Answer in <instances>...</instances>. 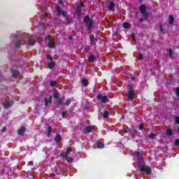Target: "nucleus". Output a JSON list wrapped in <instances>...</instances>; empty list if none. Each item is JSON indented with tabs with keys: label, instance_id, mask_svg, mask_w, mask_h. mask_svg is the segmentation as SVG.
Returning <instances> with one entry per match:
<instances>
[{
	"label": "nucleus",
	"instance_id": "nucleus-48",
	"mask_svg": "<svg viewBox=\"0 0 179 179\" xmlns=\"http://www.w3.org/2000/svg\"><path fill=\"white\" fill-rule=\"evenodd\" d=\"M131 37H132L133 40H135V34H131Z\"/></svg>",
	"mask_w": 179,
	"mask_h": 179
},
{
	"label": "nucleus",
	"instance_id": "nucleus-19",
	"mask_svg": "<svg viewBox=\"0 0 179 179\" xmlns=\"http://www.w3.org/2000/svg\"><path fill=\"white\" fill-rule=\"evenodd\" d=\"M169 24H173V23H174V16L172 15L169 16Z\"/></svg>",
	"mask_w": 179,
	"mask_h": 179
},
{
	"label": "nucleus",
	"instance_id": "nucleus-20",
	"mask_svg": "<svg viewBox=\"0 0 179 179\" xmlns=\"http://www.w3.org/2000/svg\"><path fill=\"white\" fill-rule=\"evenodd\" d=\"M50 48H55V41H50L48 43Z\"/></svg>",
	"mask_w": 179,
	"mask_h": 179
},
{
	"label": "nucleus",
	"instance_id": "nucleus-34",
	"mask_svg": "<svg viewBox=\"0 0 179 179\" xmlns=\"http://www.w3.org/2000/svg\"><path fill=\"white\" fill-rule=\"evenodd\" d=\"M168 52H169V54L170 58H172V57H173V50H172V49H169V50H168Z\"/></svg>",
	"mask_w": 179,
	"mask_h": 179
},
{
	"label": "nucleus",
	"instance_id": "nucleus-7",
	"mask_svg": "<svg viewBox=\"0 0 179 179\" xmlns=\"http://www.w3.org/2000/svg\"><path fill=\"white\" fill-rule=\"evenodd\" d=\"M114 8H115V3L113 1H110L108 6V10L113 12V10H114Z\"/></svg>",
	"mask_w": 179,
	"mask_h": 179
},
{
	"label": "nucleus",
	"instance_id": "nucleus-4",
	"mask_svg": "<svg viewBox=\"0 0 179 179\" xmlns=\"http://www.w3.org/2000/svg\"><path fill=\"white\" fill-rule=\"evenodd\" d=\"M140 13L143 15L145 20L149 17V13H148V11L146 10V5L143 4L140 6Z\"/></svg>",
	"mask_w": 179,
	"mask_h": 179
},
{
	"label": "nucleus",
	"instance_id": "nucleus-23",
	"mask_svg": "<svg viewBox=\"0 0 179 179\" xmlns=\"http://www.w3.org/2000/svg\"><path fill=\"white\" fill-rule=\"evenodd\" d=\"M81 11H82V8H80V7L77 6L76 10V13L78 15V16L80 15V12Z\"/></svg>",
	"mask_w": 179,
	"mask_h": 179
},
{
	"label": "nucleus",
	"instance_id": "nucleus-51",
	"mask_svg": "<svg viewBox=\"0 0 179 179\" xmlns=\"http://www.w3.org/2000/svg\"><path fill=\"white\" fill-rule=\"evenodd\" d=\"M139 22H141L142 23V22H143V18H140Z\"/></svg>",
	"mask_w": 179,
	"mask_h": 179
},
{
	"label": "nucleus",
	"instance_id": "nucleus-5",
	"mask_svg": "<svg viewBox=\"0 0 179 179\" xmlns=\"http://www.w3.org/2000/svg\"><path fill=\"white\" fill-rule=\"evenodd\" d=\"M96 99H98V100H100L103 103H107V101H110V99H108V96H103V94H98L96 96Z\"/></svg>",
	"mask_w": 179,
	"mask_h": 179
},
{
	"label": "nucleus",
	"instance_id": "nucleus-6",
	"mask_svg": "<svg viewBox=\"0 0 179 179\" xmlns=\"http://www.w3.org/2000/svg\"><path fill=\"white\" fill-rule=\"evenodd\" d=\"M56 10H57L59 16H61V15H62L63 17H65L66 16V15H68V12L62 10V9H61V7H59V6H57L56 7Z\"/></svg>",
	"mask_w": 179,
	"mask_h": 179
},
{
	"label": "nucleus",
	"instance_id": "nucleus-28",
	"mask_svg": "<svg viewBox=\"0 0 179 179\" xmlns=\"http://www.w3.org/2000/svg\"><path fill=\"white\" fill-rule=\"evenodd\" d=\"M122 27H124V29H128L129 27V23L124 22L122 24Z\"/></svg>",
	"mask_w": 179,
	"mask_h": 179
},
{
	"label": "nucleus",
	"instance_id": "nucleus-44",
	"mask_svg": "<svg viewBox=\"0 0 179 179\" xmlns=\"http://www.w3.org/2000/svg\"><path fill=\"white\" fill-rule=\"evenodd\" d=\"M62 115L64 118L66 116V111L63 112Z\"/></svg>",
	"mask_w": 179,
	"mask_h": 179
},
{
	"label": "nucleus",
	"instance_id": "nucleus-42",
	"mask_svg": "<svg viewBox=\"0 0 179 179\" xmlns=\"http://www.w3.org/2000/svg\"><path fill=\"white\" fill-rule=\"evenodd\" d=\"M34 164V163L33 162V161L29 162L27 164V166H33Z\"/></svg>",
	"mask_w": 179,
	"mask_h": 179
},
{
	"label": "nucleus",
	"instance_id": "nucleus-30",
	"mask_svg": "<svg viewBox=\"0 0 179 179\" xmlns=\"http://www.w3.org/2000/svg\"><path fill=\"white\" fill-rule=\"evenodd\" d=\"M174 145L176 146V148L179 147V138L175 139Z\"/></svg>",
	"mask_w": 179,
	"mask_h": 179
},
{
	"label": "nucleus",
	"instance_id": "nucleus-1",
	"mask_svg": "<svg viewBox=\"0 0 179 179\" xmlns=\"http://www.w3.org/2000/svg\"><path fill=\"white\" fill-rule=\"evenodd\" d=\"M142 162L139 164L138 169L141 173H145L147 176L152 174V169L150 166H146L145 162H143V159H141Z\"/></svg>",
	"mask_w": 179,
	"mask_h": 179
},
{
	"label": "nucleus",
	"instance_id": "nucleus-8",
	"mask_svg": "<svg viewBox=\"0 0 179 179\" xmlns=\"http://www.w3.org/2000/svg\"><path fill=\"white\" fill-rule=\"evenodd\" d=\"M62 139V137L61 136V134H56L55 137V141L56 143H61V140Z\"/></svg>",
	"mask_w": 179,
	"mask_h": 179
},
{
	"label": "nucleus",
	"instance_id": "nucleus-25",
	"mask_svg": "<svg viewBox=\"0 0 179 179\" xmlns=\"http://www.w3.org/2000/svg\"><path fill=\"white\" fill-rule=\"evenodd\" d=\"M166 135L167 136H171L173 135V130H171V129H168L166 130Z\"/></svg>",
	"mask_w": 179,
	"mask_h": 179
},
{
	"label": "nucleus",
	"instance_id": "nucleus-2",
	"mask_svg": "<svg viewBox=\"0 0 179 179\" xmlns=\"http://www.w3.org/2000/svg\"><path fill=\"white\" fill-rule=\"evenodd\" d=\"M84 23L87 24V30H92V29H93V26H94V22L90 19V15H89L85 16Z\"/></svg>",
	"mask_w": 179,
	"mask_h": 179
},
{
	"label": "nucleus",
	"instance_id": "nucleus-31",
	"mask_svg": "<svg viewBox=\"0 0 179 179\" xmlns=\"http://www.w3.org/2000/svg\"><path fill=\"white\" fill-rule=\"evenodd\" d=\"M46 58H47V59H48L49 61H51V62H52V60L54 59V58H52V56H51L50 55H47Z\"/></svg>",
	"mask_w": 179,
	"mask_h": 179
},
{
	"label": "nucleus",
	"instance_id": "nucleus-38",
	"mask_svg": "<svg viewBox=\"0 0 179 179\" xmlns=\"http://www.w3.org/2000/svg\"><path fill=\"white\" fill-rule=\"evenodd\" d=\"M71 104V99H67L66 101V106H69Z\"/></svg>",
	"mask_w": 179,
	"mask_h": 179
},
{
	"label": "nucleus",
	"instance_id": "nucleus-9",
	"mask_svg": "<svg viewBox=\"0 0 179 179\" xmlns=\"http://www.w3.org/2000/svg\"><path fill=\"white\" fill-rule=\"evenodd\" d=\"M26 132V127H21L17 131L18 135H23Z\"/></svg>",
	"mask_w": 179,
	"mask_h": 179
},
{
	"label": "nucleus",
	"instance_id": "nucleus-24",
	"mask_svg": "<svg viewBox=\"0 0 179 179\" xmlns=\"http://www.w3.org/2000/svg\"><path fill=\"white\" fill-rule=\"evenodd\" d=\"M28 44L29 45H34L36 44V41L34 39H29L28 41Z\"/></svg>",
	"mask_w": 179,
	"mask_h": 179
},
{
	"label": "nucleus",
	"instance_id": "nucleus-22",
	"mask_svg": "<svg viewBox=\"0 0 179 179\" xmlns=\"http://www.w3.org/2000/svg\"><path fill=\"white\" fill-rule=\"evenodd\" d=\"M66 24L68 25L72 24V23H73V21L72 20V19H70L69 17H66Z\"/></svg>",
	"mask_w": 179,
	"mask_h": 179
},
{
	"label": "nucleus",
	"instance_id": "nucleus-40",
	"mask_svg": "<svg viewBox=\"0 0 179 179\" xmlns=\"http://www.w3.org/2000/svg\"><path fill=\"white\" fill-rule=\"evenodd\" d=\"M143 55H142V54H139V55H138V59H140V60H142V59H143Z\"/></svg>",
	"mask_w": 179,
	"mask_h": 179
},
{
	"label": "nucleus",
	"instance_id": "nucleus-13",
	"mask_svg": "<svg viewBox=\"0 0 179 179\" xmlns=\"http://www.w3.org/2000/svg\"><path fill=\"white\" fill-rule=\"evenodd\" d=\"M59 82L58 80H51L50 83V87H55L57 85H58Z\"/></svg>",
	"mask_w": 179,
	"mask_h": 179
},
{
	"label": "nucleus",
	"instance_id": "nucleus-50",
	"mask_svg": "<svg viewBox=\"0 0 179 179\" xmlns=\"http://www.w3.org/2000/svg\"><path fill=\"white\" fill-rule=\"evenodd\" d=\"M133 132H134V134H137V132H138V130H136V129H134V130H133Z\"/></svg>",
	"mask_w": 179,
	"mask_h": 179
},
{
	"label": "nucleus",
	"instance_id": "nucleus-46",
	"mask_svg": "<svg viewBox=\"0 0 179 179\" xmlns=\"http://www.w3.org/2000/svg\"><path fill=\"white\" fill-rule=\"evenodd\" d=\"M131 80H135L136 79V76H132L131 78Z\"/></svg>",
	"mask_w": 179,
	"mask_h": 179
},
{
	"label": "nucleus",
	"instance_id": "nucleus-12",
	"mask_svg": "<svg viewBox=\"0 0 179 179\" xmlns=\"http://www.w3.org/2000/svg\"><path fill=\"white\" fill-rule=\"evenodd\" d=\"M20 73V71H19L18 70H16V69L13 70V78H17Z\"/></svg>",
	"mask_w": 179,
	"mask_h": 179
},
{
	"label": "nucleus",
	"instance_id": "nucleus-56",
	"mask_svg": "<svg viewBox=\"0 0 179 179\" xmlns=\"http://www.w3.org/2000/svg\"><path fill=\"white\" fill-rule=\"evenodd\" d=\"M60 3H62V1H60Z\"/></svg>",
	"mask_w": 179,
	"mask_h": 179
},
{
	"label": "nucleus",
	"instance_id": "nucleus-37",
	"mask_svg": "<svg viewBox=\"0 0 179 179\" xmlns=\"http://www.w3.org/2000/svg\"><path fill=\"white\" fill-rule=\"evenodd\" d=\"M154 136H156V134L151 133V134L149 135L150 139L153 138Z\"/></svg>",
	"mask_w": 179,
	"mask_h": 179
},
{
	"label": "nucleus",
	"instance_id": "nucleus-43",
	"mask_svg": "<svg viewBox=\"0 0 179 179\" xmlns=\"http://www.w3.org/2000/svg\"><path fill=\"white\" fill-rule=\"evenodd\" d=\"M176 94H177V96H178V99H179V87H178L176 88Z\"/></svg>",
	"mask_w": 179,
	"mask_h": 179
},
{
	"label": "nucleus",
	"instance_id": "nucleus-54",
	"mask_svg": "<svg viewBox=\"0 0 179 179\" xmlns=\"http://www.w3.org/2000/svg\"><path fill=\"white\" fill-rule=\"evenodd\" d=\"M47 16H48V14L45 13V17H47Z\"/></svg>",
	"mask_w": 179,
	"mask_h": 179
},
{
	"label": "nucleus",
	"instance_id": "nucleus-39",
	"mask_svg": "<svg viewBox=\"0 0 179 179\" xmlns=\"http://www.w3.org/2000/svg\"><path fill=\"white\" fill-rule=\"evenodd\" d=\"M136 156H137L138 157H141V152L139 151H136L135 152Z\"/></svg>",
	"mask_w": 179,
	"mask_h": 179
},
{
	"label": "nucleus",
	"instance_id": "nucleus-27",
	"mask_svg": "<svg viewBox=\"0 0 179 179\" xmlns=\"http://www.w3.org/2000/svg\"><path fill=\"white\" fill-rule=\"evenodd\" d=\"M96 40H97V38L94 37V35H92V37L90 38L92 44H95L94 41H96Z\"/></svg>",
	"mask_w": 179,
	"mask_h": 179
},
{
	"label": "nucleus",
	"instance_id": "nucleus-55",
	"mask_svg": "<svg viewBox=\"0 0 179 179\" xmlns=\"http://www.w3.org/2000/svg\"><path fill=\"white\" fill-rule=\"evenodd\" d=\"M70 39H72V36H70Z\"/></svg>",
	"mask_w": 179,
	"mask_h": 179
},
{
	"label": "nucleus",
	"instance_id": "nucleus-47",
	"mask_svg": "<svg viewBox=\"0 0 179 179\" xmlns=\"http://www.w3.org/2000/svg\"><path fill=\"white\" fill-rule=\"evenodd\" d=\"M66 162H67V163H71V161H69V158L66 157Z\"/></svg>",
	"mask_w": 179,
	"mask_h": 179
},
{
	"label": "nucleus",
	"instance_id": "nucleus-10",
	"mask_svg": "<svg viewBox=\"0 0 179 179\" xmlns=\"http://www.w3.org/2000/svg\"><path fill=\"white\" fill-rule=\"evenodd\" d=\"M85 132H87V134H90V132H92V131H93V127L90 125L87 126L85 129H84Z\"/></svg>",
	"mask_w": 179,
	"mask_h": 179
},
{
	"label": "nucleus",
	"instance_id": "nucleus-52",
	"mask_svg": "<svg viewBox=\"0 0 179 179\" xmlns=\"http://www.w3.org/2000/svg\"><path fill=\"white\" fill-rule=\"evenodd\" d=\"M3 132L6 131V127H3V129H2Z\"/></svg>",
	"mask_w": 179,
	"mask_h": 179
},
{
	"label": "nucleus",
	"instance_id": "nucleus-15",
	"mask_svg": "<svg viewBox=\"0 0 179 179\" xmlns=\"http://www.w3.org/2000/svg\"><path fill=\"white\" fill-rule=\"evenodd\" d=\"M81 83H82L83 86L86 87L89 85V81L86 78H83L81 80Z\"/></svg>",
	"mask_w": 179,
	"mask_h": 179
},
{
	"label": "nucleus",
	"instance_id": "nucleus-14",
	"mask_svg": "<svg viewBox=\"0 0 179 179\" xmlns=\"http://www.w3.org/2000/svg\"><path fill=\"white\" fill-rule=\"evenodd\" d=\"M51 134H52V127H51V126H49L48 127V131H47L48 138H50L51 136Z\"/></svg>",
	"mask_w": 179,
	"mask_h": 179
},
{
	"label": "nucleus",
	"instance_id": "nucleus-35",
	"mask_svg": "<svg viewBox=\"0 0 179 179\" xmlns=\"http://www.w3.org/2000/svg\"><path fill=\"white\" fill-rule=\"evenodd\" d=\"M71 152H72V148H68L66 149V153L67 155H69V153H71Z\"/></svg>",
	"mask_w": 179,
	"mask_h": 179
},
{
	"label": "nucleus",
	"instance_id": "nucleus-57",
	"mask_svg": "<svg viewBox=\"0 0 179 179\" xmlns=\"http://www.w3.org/2000/svg\"><path fill=\"white\" fill-rule=\"evenodd\" d=\"M0 111H1V108H0Z\"/></svg>",
	"mask_w": 179,
	"mask_h": 179
},
{
	"label": "nucleus",
	"instance_id": "nucleus-26",
	"mask_svg": "<svg viewBox=\"0 0 179 179\" xmlns=\"http://www.w3.org/2000/svg\"><path fill=\"white\" fill-rule=\"evenodd\" d=\"M166 30V28L163 27V24H159V31L161 33H163Z\"/></svg>",
	"mask_w": 179,
	"mask_h": 179
},
{
	"label": "nucleus",
	"instance_id": "nucleus-53",
	"mask_svg": "<svg viewBox=\"0 0 179 179\" xmlns=\"http://www.w3.org/2000/svg\"><path fill=\"white\" fill-rule=\"evenodd\" d=\"M89 50H90V48H89V46H87V48H86V50L89 51Z\"/></svg>",
	"mask_w": 179,
	"mask_h": 179
},
{
	"label": "nucleus",
	"instance_id": "nucleus-21",
	"mask_svg": "<svg viewBox=\"0 0 179 179\" xmlns=\"http://www.w3.org/2000/svg\"><path fill=\"white\" fill-rule=\"evenodd\" d=\"M96 146L98 149H104V143L98 142L96 143Z\"/></svg>",
	"mask_w": 179,
	"mask_h": 179
},
{
	"label": "nucleus",
	"instance_id": "nucleus-32",
	"mask_svg": "<svg viewBox=\"0 0 179 179\" xmlns=\"http://www.w3.org/2000/svg\"><path fill=\"white\" fill-rule=\"evenodd\" d=\"M53 97H55V99H59V94H58V92H55L54 94H53Z\"/></svg>",
	"mask_w": 179,
	"mask_h": 179
},
{
	"label": "nucleus",
	"instance_id": "nucleus-11",
	"mask_svg": "<svg viewBox=\"0 0 179 179\" xmlns=\"http://www.w3.org/2000/svg\"><path fill=\"white\" fill-rule=\"evenodd\" d=\"M49 69H54L55 68V62H50L48 64Z\"/></svg>",
	"mask_w": 179,
	"mask_h": 179
},
{
	"label": "nucleus",
	"instance_id": "nucleus-18",
	"mask_svg": "<svg viewBox=\"0 0 179 179\" xmlns=\"http://www.w3.org/2000/svg\"><path fill=\"white\" fill-rule=\"evenodd\" d=\"M108 115H110V112L108 110H104L102 114L103 118H108Z\"/></svg>",
	"mask_w": 179,
	"mask_h": 179
},
{
	"label": "nucleus",
	"instance_id": "nucleus-16",
	"mask_svg": "<svg viewBox=\"0 0 179 179\" xmlns=\"http://www.w3.org/2000/svg\"><path fill=\"white\" fill-rule=\"evenodd\" d=\"M88 61H90V62H94L96 61V57L93 55H90L88 57Z\"/></svg>",
	"mask_w": 179,
	"mask_h": 179
},
{
	"label": "nucleus",
	"instance_id": "nucleus-45",
	"mask_svg": "<svg viewBox=\"0 0 179 179\" xmlns=\"http://www.w3.org/2000/svg\"><path fill=\"white\" fill-rule=\"evenodd\" d=\"M138 128H139V129H143V128H144L143 124H141L138 126Z\"/></svg>",
	"mask_w": 179,
	"mask_h": 179
},
{
	"label": "nucleus",
	"instance_id": "nucleus-17",
	"mask_svg": "<svg viewBox=\"0 0 179 179\" xmlns=\"http://www.w3.org/2000/svg\"><path fill=\"white\" fill-rule=\"evenodd\" d=\"M52 101V96H50L49 99H47V98H45V106H48V103H51Z\"/></svg>",
	"mask_w": 179,
	"mask_h": 179
},
{
	"label": "nucleus",
	"instance_id": "nucleus-49",
	"mask_svg": "<svg viewBox=\"0 0 179 179\" xmlns=\"http://www.w3.org/2000/svg\"><path fill=\"white\" fill-rule=\"evenodd\" d=\"M123 132H124V134H128V130L124 129V130H123Z\"/></svg>",
	"mask_w": 179,
	"mask_h": 179
},
{
	"label": "nucleus",
	"instance_id": "nucleus-36",
	"mask_svg": "<svg viewBox=\"0 0 179 179\" xmlns=\"http://www.w3.org/2000/svg\"><path fill=\"white\" fill-rule=\"evenodd\" d=\"M78 8H81L85 7V3L83 2H81L79 6H77Z\"/></svg>",
	"mask_w": 179,
	"mask_h": 179
},
{
	"label": "nucleus",
	"instance_id": "nucleus-29",
	"mask_svg": "<svg viewBox=\"0 0 179 179\" xmlns=\"http://www.w3.org/2000/svg\"><path fill=\"white\" fill-rule=\"evenodd\" d=\"M3 106H4V108H9L10 107V103L6 101L5 103H3Z\"/></svg>",
	"mask_w": 179,
	"mask_h": 179
},
{
	"label": "nucleus",
	"instance_id": "nucleus-33",
	"mask_svg": "<svg viewBox=\"0 0 179 179\" xmlns=\"http://www.w3.org/2000/svg\"><path fill=\"white\" fill-rule=\"evenodd\" d=\"M57 104L59 106H62V99L61 98H59L58 100H57Z\"/></svg>",
	"mask_w": 179,
	"mask_h": 179
},
{
	"label": "nucleus",
	"instance_id": "nucleus-41",
	"mask_svg": "<svg viewBox=\"0 0 179 179\" xmlns=\"http://www.w3.org/2000/svg\"><path fill=\"white\" fill-rule=\"evenodd\" d=\"M20 45H21V42H20V41H18V43L17 45H15V47L17 48H19V47H20Z\"/></svg>",
	"mask_w": 179,
	"mask_h": 179
},
{
	"label": "nucleus",
	"instance_id": "nucleus-3",
	"mask_svg": "<svg viewBox=\"0 0 179 179\" xmlns=\"http://www.w3.org/2000/svg\"><path fill=\"white\" fill-rule=\"evenodd\" d=\"M135 95V90H134V87L132 85H129L128 93H127V99L132 101L134 100V96Z\"/></svg>",
	"mask_w": 179,
	"mask_h": 179
}]
</instances>
